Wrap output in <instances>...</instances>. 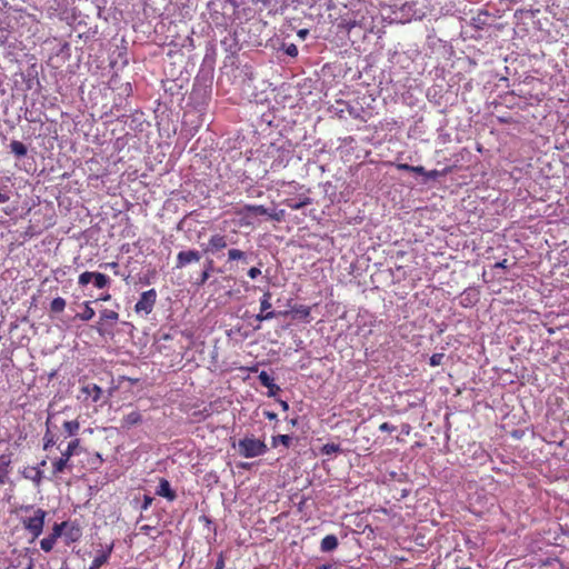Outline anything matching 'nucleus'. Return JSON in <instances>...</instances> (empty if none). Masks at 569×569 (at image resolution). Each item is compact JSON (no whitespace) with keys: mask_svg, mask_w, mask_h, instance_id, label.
<instances>
[{"mask_svg":"<svg viewBox=\"0 0 569 569\" xmlns=\"http://www.w3.org/2000/svg\"><path fill=\"white\" fill-rule=\"evenodd\" d=\"M268 451V447L263 440L253 436H246L238 442V452L244 458H256L263 456Z\"/></svg>","mask_w":569,"mask_h":569,"instance_id":"1","label":"nucleus"},{"mask_svg":"<svg viewBox=\"0 0 569 569\" xmlns=\"http://www.w3.org/2000/svg\"><path fill=\"white\" fill-rule=\"evenodd\" d=\"M26 510H32V515L24 517L22 525L32 538L37 539L42 533L47 512L41 508L33 509L32 507H26Z\"/></svg>","mask_w":569,"mask_h":569,"instance_id":"2","label":"nucleus"},{"mask_svg":"<svg viewBox=\"0 0 569 569\" xmlns=\"http://www.w3.org/2000/svg\"><path fill=\"white\" fill-rule=\"evenodd\" d=\"M157 291L156 289H150L141 293L140 299L137 301L134 306V311L137 313L143 312L146 315L151 313L153 307L157 301Z\"/></svg>","mask_w":569,"mask_h":569,"instance_id":"3","label":"nucleus"},{"mask_svg":"<svg viewBox=\"0 0 569 569\" xmlns=\"http://www.w3.org/2000/svg\"><path fill=\"white\" fill-rule=\"evenodd\" d=\"M102 395L101 388L96 383H84L80 392L78 395V399H81L82 401L94 403L97 402Z\"/></svg>","mask_w":569,"mask_h":569,"instance_id":"4","label":"nucleus"},{"mask_svg":"<svg viewBox=\"0 0 569 569\" xmlns=\"http://www.w3.org/2000/svg\"><path fill=\"white\" fill-rule=\"evenodd\" d=\"M200 259H201V254L198 250L191 249V250L180 251L177 254L176 268L182 269L186 266H188L189 263L200 261Z\"/></svg>","mask_w":569,"mask_h":569,"instance_id":"5","label":"nucleus"},{"mask_svg":"<svg viewBox=\"0 0 569 569\" xmlns=\"http://www.w3.org/2000/svg\"><path fill=\"white\" fill-rule=\"evenodd\" d=\"M227 246H228L227 236L221 234V233H214L209 238L208 244H207V248L204 249V251L214 254V253L221 251L222 249L227 248Z\"/></svg>","mask_w":569,"mask_h":569,"instance_id":"6","label":"nucleus"},{"mask_svg":"<svg viewBox=\"0 0 569 569\" xmlns=\"http://www.w3.org/2000/svg\"><path fill=\"white\" fill-rule=\"evenodd\" d=\"M260 383L268 388V396H276L280 391V387L274 383V379L267 372L261 371L258 376Z\"/></svg>","mask_w":569,"mask_h":569,"instance_id":"7","label":"nucleus"},{"mask_svg":"<svg viewBox=\"0 0 569 569\" xmlns=\"http://www.w3.org/2000/svg\"><path fill=\"white\" fill-rule=\"evenodd\" d=\"M11 453L0 455V485H6L9 481V468L12 462Z\"/></svg>","mask_w":569,"mask_h":569,"instance_id":"8","label":"nucleus"},{"mask_svg":"<svg viewBox=\"0 0 569 569\" xmlns=\"http://www.w3.org/2000/svg\"><path fill=\"white\" fill-rule=\"evenodd\" d=\"M156 493L160 497L167 498L169 501H173L177 498V495L171 488L170 482L164 478L160 479Z\"/></svg>","mask_w":569,"mask_h":569,"instance_id":"9","label":"nucleus"},{"mask_svg":"<svg viewBox=\"0 0 569 569\" xmlns=\"http://www.w3.org/2000/svg\"><path fill=\"white\" fill-rule=\"evenodd\" d=\"M70 457H71V441L67 443L66 448L62 451V456L53 462V471L61 472L64 469Z\"/></svg>","mask_w":569,"mask_h":569,"instance_id":"10","label":"nucleus"},{"mask_svg":"<svg viewBox=\"0 0 569 569\" xmlns=\"http://www.w3.org/2000/svg\"><path fill=\"white\" fill-rule=\"evenodd\" d=\"M339 541L335 535H327L320 542V550L322 552H330L338 548Z\"/></svg>","mask_w":569,"mask_h":569,"instance_id":"11","label":"nucleus"},{"mask_svg":"<svg viewBox=\"0 0 569 569\" xmlns=\"http://www.w3.org/2000/svg\"><path fill=\"white\" fill-rule=\"evenodd\" d=\"M142 421V416L139 411H131L130 413L126 415L121 420V427L122 428H131L136 425H139Z\"/></svg>","mask_w":569,"mask_h":569,"instance_id":"12","label":"nucleus"},{"mask_svg":"<svg viewBox=\"0 0 569 569\" xmlns=\"http://www.w3.org/2000/svg\"><path fill=\"white\" fill-rule=\"evenodd\" d=\"M311 198H309L308 196H301L298 201H296L295 199H287L284 200L283 203L292 210H299L303 207L311 204Z\"/></svg>","mask_w":569,"mask_h":569,"instance_id":"13","label":"nucleus"},{"mask_svg":"<svg viewBox=\"0 0 569 569\" xmlns=\"http://www.w3.org/2000/svg\"><path fill=\"white\" fill-rule=\"evenodd\" d=\"M310 311H311V308L308 306L295 305L291 308L290 312L293 315L295 318L308 320V318L310 317Z\"/></svg>","mask_w":569,"mask_h":569,"instance_id":"14","label":"nucleus"},{"mask_svg":"<svg viewBox=\"0 0 569 569\" xmlns=\"http://www.w3.org/2000/svg\"><path fill=\"white\" fill-rule=\"evenodd\" d=\"M297 0H253L256 4H259L262 9H271L278 3L288 7L289 4L296 2Z\"/></svg>","mask_w":569,"mask_h":569,"instance_id":"15","label":"nucleus"},{"mask_svg":"<svg viewBox=\"0 0 569 569\" xmlns=\"http://www.w3.org/2000/svg\"><path fill=\"white\" fill-rule=\"evenodd\" d=\"M10 150L18 158L26 157L28 152L26 144L19 140H12L10 142Z\"/></svg>","mask_w":569,"mask_h":569,"instance_id":"16","label":"nucleus"},{"mask_svg":"<svg viewBox=\"0 0 569 569\" xmlns=\"http://www.w3.org/2000/svg\"><path fill=\"white\" fill-rule=\"evenodd\" d=\"M110 552H111V548L108 551H102L101 553L96 556L94 559L92 560L89 569H100L101 566H103L108 561Z\"/></svg>","mask_w":569,"mask_h":569,"instance_id":"17","label":"nucleus"},{"mask_svg":"<svg viewBox=\"0 0 569 569\" xmlns=\"http://www.w3.org/2000/svg\"><path fill=\"white\" fill-rule=\"evenodd\" d=\"M236 260L247 262V253L240 249L231 248L228 250V261Z\"/></svg>","mask_w":569,"mask_h":569,"instance_id":"18","label":"nucleus"},{"mask_svg":"<svg viewBox=\"0 0 569 569\" xmlns=\"http://www.w3.org/2000/svg\"><path fill=\"white\" fill-rule=\"evenodd\" d=\"M242 211L259 214V216L269 214L267 208H264L262 204H246L243 207Z\"/></svg>","mask_w":569,"mask_h":569,"instance_id":"19","label":"nucleus"},{"mask_svg":"<svg viewBox=\"0 0 569 569\" xmlns=\"http://www.w3.org/2000/svg\"><path fill=\"white\" fill-rule=\"evenodd\" d=\"M92 283L93 287H96L97 289H103L109 284V277L103 273L97 272L94 278L92 279Z\"/></svg>","mask_w":569,"mask_h":569,"instance_id":"20","label":"nucleus"},{"mask_svg":"<svg viewBox=\"0 0 569 569\" xmlns=\"http://www.w3.org/2000/svg\"><path fill=\"white\" fill-rule=\"evenodd\" d=\"M271 445L276 448L278 445H282L286 448H289L291 445V437L288 435H278L273 436L271 440Z\"/></svg>","mask_w":569,"mask_h":569,"instance_id":"21","label":"nucleus"},{"mask_svg":"<svg viewBox=\"0 0 569 569\" xmlns=\"http://www.w3.org/2000/svg\"><path fill=\"white\" fill-rule=\"evenodd\" d=\"M271 296H272V295H271V292H270L269 290H267V291L262 295V297H261V299H260V311H262V312L271 311V310H270V309H271V307H272V305H271Z\"/></svg>","mask_w":569,"mask_h":569,"instance_id":"22","label":"nucleus"},{"mask_svg":"<svg viewBox=\"0 0 569 569\" xmlns=\"http://www.w3.org/2000/svg\"><path fill=\"white\" fill-rule=\"evenodd\" d=\"M94 316V310L89 306V302L83 305V310L77 313L81 320H90Z\"/></svg>","mask_w":569,"mask_h":569,"instance_id":"23","label":"nucleus"},{"mask_svg":"<svg viewBox=\"0 0 569 569\" xmlns=\"http://www.w3.org/2000/svg\"><path fill=\"white\" fill-rule=\"evenodd\" d=\"M322 455H332L341 451L340 445L337 443H326L320 449Z\"/></svg>","mask_w":569,"mask_h":569,"instance_id":"24","label":"nucleus"},{"mask_svg":"<svg viewBox=\"0 0 569 569\" xmlns=\"http://www.w3.org/2000/svg\"><path fill=\"white\" fill-rule=\"evenodd\" d=\"M101 320L116 322L119 319V313L114 310L104 309L100 315Z\"/></svg>","mask_w":569,"mask_h":569,"instance_id":"25","label":"nucleus"},{"mask_svg":"<svg viewBox=\"0 0 569 569\" xmlns=\"http://www.w3.org/2000/svg\"><path fill=\"white\" fill-rule=\"evenodd\" d=\"M56 541L57 540L53 537L48 536L40 541V547L43 551L49 552L52 550Z\"/></svg>","mask_w":569,"mask_h":569,"instance_id":"26","label":"nucleus"},{"mask_svg":"<svg viewBox=\"0 0 569 569\" xmlns=\"http://www.w3.org/2000/svg\"><path fill=\"white\" fill-rule=\"evenodd\" d=\"M54 4L52 8L58 11L59 13H66L69 8L70 0H53Z\"/></svg>","mask_w":569,"mask_h":569,"instance_id":"27","label":"nucleus"},{"mask_svg":"<svg viewBox=\"0 0 569 569\" xmlns=\"http://www.w3.org/2000/svg\"><path fill=\"white\" fill-rule=\"evenodd\" d=\"M66 307V301L62 298H56L51 302V311L52 312H61Z\"/></svg>","mask_w":569,"mask_h":569,"instance_id":"28","label":"nucleus"},{"mask_svg":"<svg viewBox=\"0 0 569 569\" xmlns=\"http://www.w3.org/2000/svg\"><path fill=\"white\" fill-rule=\"evenodd\" d=\"M451 171V168H445L443 170H430V171H427L426 173V178L428 179H437L439 177H442V176H446L447 173H449Z\"/></svg>","mask_w":569,"mask_h":569,"instance_id":"29","label":"nucleus"},{"mask_svg":"<svg viewBox=\"0 0 569 569\" xmlns=\"http://www.w3.org/2000/svg\"><path fill=\"white\" fill-rule=\"evenodd\" d=\"M96 273L97 272H89V271L81 273L79 276V284L82 287L89 284L90 282H92V279L94 278Z\"/></svg>","mask_w":569,"mask_h":569,"instance_id":"30","label":"nucleus"},{"mask_svg":"<svg viewBox=\"0 0 569 569\" xmlns=\"http://www.w3.org/2000/svg\"><path fill=\"white\" fill-rule=\"evenodd\" d=\"M67 526V521H63L61 523H54L51 532V537H53L56 540L61 537L62 529Z\"/></svg>","mask_w":569,"mask_h":569,"instance_id":"31","label":"nucleus"},{"mask_svg":"<svg viewBox=\"0 0 569 569\" xmlns=\"http://www.w3.org/2000/svg\"><path fill=\"white\" fill-rule=\"evenodd\" d=\"M276 316H277V313L274 311H268V312L260 311V313H258L256 316V319L261 322V321H266V320H271Z\"/></svg>","mask_w":569,"mask_h":569,"instance_id":"32","label":"nucleus"},{"mask_svg":"<svg viewBox=\"0 0 569 569\" xmlns=\"http://www.w3.org/2000/svg\"><path fill=\"white\" fill-rule=\"evenodd\" d=\"M445 355L443 353H433L431 357H430V360H429V363L431 367H437V366H440L441 362H442V359H443Z\"/></svg>","mask_w":569,"mask_h":569,"instance_id":"33","label":"nucleus"},{"mask_svg":"<svg viewBox=\"0 0 569 569\" xmlns=\"http://www.w3.org/2000/svg\"><path fill=\"white\" fill-rule=\"evenodd\" d=\"M209 278H210V274L208 273V271H202L200 277L194 282V284L197 287H202L208 281Z\"/></svg>","mask_w":569,"mask_h":569,"instance_id":"34","label":"nucleus"},{"mask_svg":"<svg viewBox=\"0 0 569 569\" xmlns=\"http://www.w3.org/2000/svg\"><path fill=\"white\" fill-rule=\"evenodd\" d=\"M379 430L383 432H393L396 430V427L390 425L389 422H382L379 426Z\"/></svg>","mask_w":569,"mask_h":569,"instance_id":"35","label":"nucleus"},{"mask_svg":"<svg viewBox=\"0 0 569 569\" xmlns=\"http://www.w3.org/2000/svg\"><path fill=\"white\" fill-rule=\"evenodd\" d=\"M261 274V270L260 268L258 267H252L248 270V276L251 278V279H256L258 276Z\"/></svg>","mask_w":569,"mask_h":569,"instance_id":"36","label":"nucleus"},{"mask_svg":"<svg viewBox=\"0 0 569 569\" xmlns=\"http://www.w3.org/2000/svg\"><path fill=\"white\" fill-rule=\"evenodd\" d=\"M213 569H224V557L220 553Z\"/></svg>","mask_w":569,"mask_h":569,"instance_id":"37","label":"nucleus"},{"mask_svg":"<svg viewBox=\"0 0 569 569\" xmlns=\"http://www.w3.org/2000/svg\"><path fill=\"white\" fill-rule=\"evenodd\" d=\"M411 172H415V173H418V174H421L425 177L427 173L426 169L422 166H412Z\"/></svg>","mask_w":569,"mask_h":569,"instance_id":"38","label":"nucleus"},{"mask_svg":"<svg viewBox=\"0 0 569 569\" xmlns=\"http://www.w3.org/2000/svg\"><path fill=\"white\" fill-rule=\"evenodd\" d=\"M286 52L290 56V57H296L298 54V49L295 44H290Z\"/></svg>","mask_w":569,"mask_h":569,"instance_id":"39","label":"nucleus"},{"mask_svg":"<svg viewBox=\"0 0 569 569\" xmlns=\"http://www.w3.org/2000/svg\"><path fill=\"white\" fill-rule=\"evenodd\" d=\"M396 167L398 170L408 171V172H411V169H412V166H410L408 163H397Z\"/></svg>","mask_w":569,"mask_h":569,"instance_id":"40","label":"nucleus"},{"mask_svg":"<svg viewBox=\"0 0 569 569\" xmlns=\"http://www.w3.org/2000/svg\"><path fill=\"white\" fill-rule=\"evenodd\" d=\"M508 260L503 259L502 261L496 262L493 268H500V269H507L508 268Z\"/></svg>","mask_w":569,"mask_h":569,"instance_id":"41","label":"nucleus"},{"mask_svg":"<svg viewBox=\"0 0 569 569\" xmlns=\"http://www.w3.org/2000/svg\"><path fill=\"white\" fill-rule=\"evenodd\" d=\"M263 416L269 420H276L278 417L277 413L273 411H264Z\"/></svg>","mask_w":569,"mask_h":569,"instance_id":"42","label":"nucleus"},{"mask_svg":"<svg viewBox=\"0 0 569 569\" xmlns=\"http://www.w3.org/2000/svg\"><path fill=\"white\" fill-rule=\"evenodd\" d=\"M10 200V197L7 192L0 191V203H6Z\"/></svg>","mask_w":569,"mask_h":569,"instance_id":"43","label":"nucleus"},{"mask_svg":"<svg viewBox=\"0 0 569 569\" xmlns=\"http://www.w3.org/2000/svg\"><path fill=\"white\" fill-rule=\"evenodd\" d=\"M284 166H286V163H282V161H279V162L274 161V162L271 163L270 168L272 170H276V169H279V168L284 167Z\"/></svg>","mask_w":569,"mask_h":569,"instance_id":"44","label":"nucleus"},{"mask_svg":"<svg viewBox=\"0 0 569 569\" xmlns=\"http://www.w3.org/2000/svg\"><path fill=\"white\" fill-rule=\"evenodd\" d=\"M212 267H213V261L212 260H209L206 264H204V269L203 271H208V273L210 274L211 270H212Z\"/></svg>","mask_w":569,"mask_h":569,"instance_id":"45","label":"nucleus"},{"mask_svg":"<svg viewBox=\"0 0 569 569\" xmlns=\"http://www.w3.org/2000/svg\"><path fill=\"white\" fill-rule=\"evenodd\" d=\"M151 501H152V498H150V497L146 496V497H144V502H143V507H142V508H143V509H147V508L150 506Z\"/></svg>","mask_w":569,"mask_h":569,"instance_id":"46","label":"nucleus"},{"mask_svg":"<svg viewBox=\"0 0 569 569\" xmlns=\"http://www.w3.org/2000/svg\"><path fill=\"white\" fill-rule=\"evenodd\" d=\"M63 426L68 430V432L71 433V421H64Z\"/></svg>","mask_w":569,"mask_h":569,"instance_id":"47","label":"nucleus"},{"mask_svg":"<svg viewBox=\"0 0 569 569\" xmlns=\"http://www.w3.org/2000/svg\"><path fill=\"white\" fill-rule=\"evenodd\" d=\"M72 448H73V456L78 455V440H73Z\"/></svg>","mask_w":569,"mask_h":569,"instance_id":"48","label":"nucleus"},{"mask_svg":"<svg viewBox=\"0 0 569 569\" xmlns=\"http://www.w3.org/2000/svg\"><path fill=\"white\" fill-rule=\"evenodd\" d=\"M280 406L283 410H288L289 409V405L287 401H283V400H280Z\"/></svg>","mask_w":569,"mask_h":569,"instance_id":"49","label":"nucleus"},{"mask_svg":"<svg viewBox=\"0 0 569 569\" xmlns=\"http://www.w3.org/2000/svg\"><path fill=\"white\" fill-rule=\"evenodd\" d=\"M317 569H332V565L325 563V565H321V566L317 567Z\"/></svg>","mask_w":569,"mask_h":569,"instance_id":"50","label":"nucleus"},{"mask_svg":"<svg viewBox=\"0 0 569 569\" xmlns=\"http://www.w3.org/2000/svg\"><path fill=\"white\" fill-rule=\"evenodd\" d=\"M288 184H289L290 187H293L295 189H301V188H302L299 183H297V182H295V181L289 182Z\"/></svg>","mask_w":569,"mask_h":569,"instance_id":"51","label":"nucleus"},{"mask_svg":"<svg viewBox=\"0 0 569 569\" xmlns=\"http://www.w3.org/2000/svg\"><path fill=\"white\" fill-rule=\"evenodd\" d=\"M307 33H308V30H306V29L300 30V31L298 32L299 37H301V38H305Z\"/></svg>","mask_w":569,"mask_h":569,"instance_id":"52","label":"nucleus"},{"mask_svg":"<svg viewBox=\"0 0 569 569\" xmlns=\"http://www.w3.org/2000/svg\"><path fill=\"white\" fill-rule=\"evenodd\" d=\"M97 299H98V300H104V301H106V300H109V299H110V295H108V293H107V295L101 296V297H99V298H97Z\"/></svg>","mask_w":569,"mask_h":569,"instance_id":"53","label":"nucleus"},{"mask_svg":"<svg viewBox=\"0 0 569 569\" xmlns=\"http://www.w3.org/2000/svg\"><path fill=\"white\" fill-rule=\"evenodd\" d=\"M272 219L279 221L280 220V213L277 214H269Z\"/></svg>","mask_w":569,"mask_h":569,"instance_id":"54","label":"nucleus"},{"mask_svg":"<svg viewBox=\"0 0 569 569\" xmlns=\"http://www.w3.org/2000/svg\"><path fill=\"white\" fill-rule=\"evenodd\" d=\"M272 219L279 221L280 220V213L277 214H269Z\"/></svg>","mask_w":569,"mask_h":569,"instance_id":"55","label":"nucleus"},{"mask_svg":"<svg viewBox=\"0 0 569 569\" xmlns=\"http://www.w3.org/2000/svg\"><path fill=\"white\" fill-rule=\"evenodd\" d=\"M149 529H150V527H149V526H142V527H141V530H142V531H144V532L149 531Z\"/></svg>","mask_w":569,"mask_h":569,"instance_id":"56","label":"nucleus"},{"mask_svg":"<svg viewBox=\"0 0 569 569\" xmlns=\"http://www.w3.org/2000/svg\"><path fill=\"white\" fill-rule=\"evenodd\" d=\"M50 445H51V440H47V442L44 443V449H48Z\"/></svg>","mask_w":569,"mask_h":569,"instance_id":"57","label":"nucleus"},{"mask_svg":"<svg viewBox=\"0 0 569 569\" xmlns=\"http://www.w3.org/2000/svg\"><path fill=\"white\" fill-rule=\"evenodd\" d=\"M290 422L292 426H295L297 423V419H291Z\"/></svg>","mask_w":569,"mask_h":569,"instance_id":"58","label":"nucleus"},{"mask_svg":"<svg viewBox=\"0 0 569 569\" xmlns=\"http://www.w3.org/2000/svg\"><path fill=\"white\" fill-rule=\"evenodd\" d=\"M72 428H73V430H74L76 428H78V423H76V422L73 421Z\"/></svg>","mask_w":569,"mask_h":569,"instance_id":"59","label":"nucleus"},{"mask_svg":"<svg viewBox=\"0 0 569 569\" xmlns=\"http://www.w3.org/2000/svg\"><path fill=\"white\" fill-rule=\"evenodd\" d=\"M74 530H76V528L73 527V531H74ZM72 541H76V538H74V537L72 538Z\"/></svg>","mask_w":569,"mask_h":569,"instance_id":"60","label":"nucleus"}]
</instances>
